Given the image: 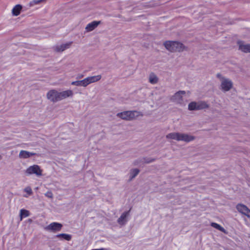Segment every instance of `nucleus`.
I'll return each instance as SVG.
<instances>
[{
	"instance_id": "1",
	"label": "nucleus",
	"mask_w": 250,
	"mask_h": 250,
	"mask_svg": "<svg viewBox=\"0 0 250 250\" xmlns=\"http://www.w3.org/2000/svg\"><path fill=\"white\" fill-rule=\"evenodd\" d=\"M101 79V75H97L88 77L82 80L74 81L71 83V84L77 86L86 87L88 84L98 82Z\"/></svg>"
},
{
	"instance_id": "2",
	"label": "nucleus",
	"mask_w": 250,
	"mask_h": 250,
	"mask_svg": "<svg viewBox=\"0 0 250 250\" xmlns=\"http://www.w3.org/2000/svg\"><path fill=\"white\" fill-rule=\"evenodd\" d=\"M164 44L167 49L171 52H180L182 51L184 48V46L182 43L175 41H166Z\"/></svg>"
},
{
	"instance_id": "3",
	"label": "nucleus",
	"mask_w": 250,
	"mask_h": 250,
	"mask_svg": "<svg viewBox=\"0 0 250 250\" xmlns=\"http://www.w3.org/2000/svg\"><path fill=\"white\" fill-rule=\"evenodd\" d=\"M138 112L136 111H126L117 114V116L125 120H131L138 116Z\"/></svg>"
},
{
	"instance_id": "4",
	"label": "nucleus",
	"mask_w": 250,
	"mask_h": 250,
	"mask_svg": "<svg viewBox=\"0 0 250 250\" xmlns=\"http://www.w3.org/2000/svg\"><path fill=\"white\" fill-rule=\"evenodd\" d=\"M208 105L204 102H192L189 104L188 109L189 110H197L208 108Z\"/></svg>"
},
{
	"instance_id": "5",
	"label": "nucleus",
	"mask_w": 250,
	"mask_h": 250,
	"mask_svg": "<svg viewBox=\"0 0 250 250\" xmlns=\"http://www.w3.org/2000/svg\"><path fill=\"white\" fill-rule=\"evenodd\" d=\"M25 173L28 175L35 174L37 176H41L42 175V170L38 165H34L29 167L26 169Z\"/></svg>"
},
{
	"instance_id": "6",
	"label": "nucleus",
	"mask_w": 250,
	"mask_h": 250,
	"mask_svg": "<svg viewBox=\"0 0 250 250\" xmlns=\"http://www.w3.org/2000/svg\"><path fill=\"white\" fill-rule=\"evenodd\" d=\"M62 227V224L58 222H52L47 226L44 229L47 231L56 232L60 231Z\"/></svg>"
},
{
	"instance_id": "7",
	"label": "nucleus",
	"mask_w": 250,
	"mask_h": 250,
	"mask_svg": "<svg viewBox=\"0 0 250 250\" xmlns=\"http://www.w3.org/2000/svg\"><path fill=\"white\" fill-rule=\"evenodd\" d=\"M185 91H179L176 92L171 98V100L181 105H185L183 102V95L185 94Z\"/></svg>"
},
{
	"instance_id": "8",
	"label": "nucleus",
	"mask_w": 250,
	"mask_h": 250,
	"mask_svg": "<svg viewBox=\"0 0 250 250\" xmlns=\"http://www.w3.org/2000/svg\"><path fill=\"white\" fill-rule=\"evenodd\" d=\"M47 98L54 103L60 101V93L56 90H51L47 92Z\"/></svg>"
},
{
	"instance_id": "9",
	"label": "nucleus",
	"mask_w": 250,
	"mask_h": 250,
	"mask_svg": "<svg viewBox=\"0 0 250 250\" xmlns=\"http://www.w3.org/2000/svg\"><path fill=\"white\" fill-rule=\"evenodd\" d=\"M232 86V82L231 80L226 78L222 79L221 88L223 91L226 92L229 91L231 88Z\"/></svg>"
},
{
	"instance_id": "10",
	"label": "nucleus",
	"mask_w": 250,
	"mask_h": 250,
	"mask_svg": "<svg viewBox=\"0 0 250 250\" xmlns=\"http://www.w3.org/2000/svg\"><path fill=\"white\" fill-rule=\"evenodd\" d=\"M236 208L239 212L250 218V209L247 206L243 204H238L236 206Z\"/></svg>"
},
{
	"instance_id": "11",
	"label": "nucleus",
	"mask_w": 250,
	"mask_h": 250,
	"mask_svg": "<svg viewBox=\"0 0 250 250\" xmlns=\"http://www.w3.org/2000/svg\"><path fill=\"white\" fill-rule=\"evenodd\" d=\"M195 138L194 136L186 133H179L178 141H184L185 142H189L193 140Z\"/></svg>"
},
{
	"instance_id": "12",
	"label": "nucleus",
	"mask_w": 250,
	"mask_h": 250,
	"mask_svg": "<svg viewBox=\"0 0 250 250\" xmlns=\"http://www.w3.org/2000/svg\"><path fill=\"white\" fill-rule=\"evenodd\" d=\"M72 43V42H70L61 45H57L54 47V49L57 52H62L64 50L69 48Z\"/></svg>"
},
{
	"instance_id": "13",
	"label": "nucleus",
	"mask_w": 250,
	"mask_h": 250,
	"mask_svg": "<svg viewBox=\"0 0 250 250\" xmlns=\"http://www.w3.org/2000/svg\"><path fill=\"white\" fill-rule=\"evenodd\" d=\"M129 210L125 211L122 214L121 216L118 218L117 222L121 225H124L127 222V218L129 215Z\"/></svg>"
},
{
	"instance_id": "14",
	"label": "nucleus",
	"mask_w": 250,
	"mask_h": 250,
	"mask_svg": "<svg viewBox=\"0 0 250 250\" xmlns=\"http://www.w3.org/2000/svg\"><path fill=\"white\" fill-rule=\"evenodd\" d=\"M239 48L245 53L250 52V44H245L242 41H238Z\"/></svg>"
},
{
	"instance_id": "15",
	"label": "nucleus",
	"mask_w": 250,
	"mask_h": 250,
	"mask_svg": "<svg viewBox=\"0 0 250 250\" xmlns=\"http://www.w3.org/2000/svg\"><path fill=\"white\" fill-rule=\"evenodd\" d=\"M60 101L68 97H71L73 95V92L71 90H67L62 92H59Z\"/></svg>"
},
{
	"instance_id": "16",
	"label": "nucleus",
	"mask_w": 250,
	"mask_h": 250,
	"mask_svg": "<svg viewBox=\"0 0 250 250\" xmlns=\"http://www.w3.org/2000/svg\"><path fill=\"white\" fill-rule=\"evenodd\" d=\"M100 21H93L90 23H89L85 27V30L87 32H90L96 28L98 25L100 24Z\"/></svg>"
},
{
	"instance_id": "17",
	"label": "nucleus",
	"mask_w": 250,
	"mask_h": 250,
	"mask_svg": "<svg viewBox=\"0 0 250 250\" xmlns=\"http://www.w3.org/2000/svg\"><path fill=\"white\" fill-rule=\"evenodd\" d=\"M22 8V6L21 4H17L12 9V14L14 16H19L20 13L21 11Z\"/></svg>"
},
{
	"instance_id": "18",
	"label": "nucleus",
	"mask_w": 250,
	"mask_h": 250,
	"mask_svg": "<svg viewBox=\"0 0 250 250\" xmlns=\"http://www.w3.org/2000/svg\"><path fill=\"white\" fill-rule=\"evenodd\" d=\"M34 155H35V153H31L25 150H21L19 154V157L21 158L26 159L29 158L30 157L33 156Z\"/></svg>"
},
{
	"instance_id": "19",
	"label": "nucleus",
	"mask_w": 250,
	"mask_h": 250,
	"mask_svg": "<svg viewBox=\"0 0 250 250\" xmlns=\"http://www.w3.org/2000/svg\"><path fill=\"white\" fill-rule=\"evenodd\" d=\"M55 237L60 238L61 240H65L66 241H70L72 236L70 234L66 233H60L56 235Z\"/></svg>"
},
{
	"instance_id": "20",
	"label": "nucleus",
	"mask_w": 250,
	"mask_h": 250,
	"mask_svg": "<svg viewBox=\"0 0 250 250\" xmlns=\"http://www.w3.org/2000/svg\"><path fill=\"white\" fill-rule=\"evenodd\" d=\"M158 82L157 76L154 73H151L149 76V82L152 84H156Z\"/></svg>"
},
{
	"instance_id": "21",
	"label": "nucleus",
	"mask_w": 250,
	"mask_h": 250,
	"mask_svg": "<svg viewBox=\"0 0 250 250\" xmlns=\"http://www.w3.org/2000/svg\"><path fill=\"white\" fill-rule=\"evenodd\" d=\"M179 133L173 132L170 133L167 135L166 138L168 139L175 140L178 141Z\"/></svg>"
},
{
	"instance_id": "22",
	"label": "nucleus",
	"mask_w": 250,
	"mask_h": 250,
	"mask_svg": "<svg viewBox=\"0 0 250 250\" xmlns=\"http://www.w3.org/2000/svg\"><path fill=\"white\" fill-rule=\"evenodd\" d=\"M211 226L213 228L224 232V233H227L226 230L224 228L221 226L219 224L216 223H211L210 224Z\"/></svg>"
},
{
	"instance_id": "23",
	"label": "nucleus",
	"mask_w": 250,
	"mask_h": 250,
	"mask_svg": "<svg viewBox=\"0 0 250 250\" xmlns=\"http://www.w3.org/2000/svg\"><path fill=\"white\" fill-rule=\"evenodd\" d=\"M30 215L29 211L26 209H21L20 210V219L22 220L23 218L29 216Z\"/></svg>"
},
{
	"instance_id": "24",
	"label": "nucleus",
	"mask_w": 250,
	"mask_h": 250,
	"mask_svg": "<svg viewBox=\"0 0 250 250\" xmlns=\"http://www.w3.org/2000/svg\"><path fill=\"white\" fill-rule=\"evenodd\" d=\"M139 170L137 168L133 169L130 172V180L134 178L139 173Z\"/></svg>"
},
{
	"instance_id": "25",
	"label": "nucleus",
	"mask_w": 250,
	"mask_h": 250,
	"mask_svg": "<svg viewBox=\"0 0 250 250\" xmlns=\"http://www.w3.org/2000/svg\"><path fill=\"white\" fill-rule=\"evenodd\" d=\"M24 191L26 192L28 195H30L32 194V190L30 187H27L24 189Z\"/></svg>"
},
{
	"instance_id": "26",
	"label": "nucleus",
	"mask_w": 250,
	"mask_h": 250,
	"mask_svg": "<svg viewBox=\"0 0 250 250\" xmlns=\"http://www.w3.org/2000/svg\"><path fill=\"white\" fill-rule=\"evenodd\" d=\"M45 196L49 198H52L53 196L52 192L50 191H47L45 194Z\"/></svg>"
},
{
	"instance_id": "27",
	"label": "nucleus",
	"mask_w": 250,
	"mask_h": 250,
	"mask_svg": "<svg viewBox=\"0 0 250 250\" xmlns=\"http://www.w3.org/2000/svg\"><path fill=\"white\" fill-rule=\"evenodd\" d=\"M83 77V75H78L77 76V78L80 79V78H82Z\"/></svg>"
},
{
	"instance_id": "28",
	"label": "nucleus",
	"mask_w": 250,
	"mask_h": 250,
	"mask_svg": "<svg viewBox=\"0 0 250 250\" xmlns=\"http://www.w3.org/2000/svg\"><path fill=\"white\" fill-rule=\"evenodd\" d=\"M220 76H221V75H220V74H217V77H219Z\"/></svg>"
},
{
	"instance_id": "29",
	"label": "nucleus",
	"mask_w": 250,
	"mask_h": 250,
	"mask_svg": "<svg viewBox=\"0 0 250 250\" xmlns=\"http://www.w3.org/2000/svg\"><path fill=\"white\" fill-rule=\"evenodd\" d=\"M25 197H28V195H24V196Z\"/></svg>"
}]
</instances>
